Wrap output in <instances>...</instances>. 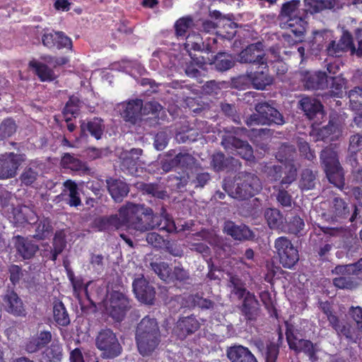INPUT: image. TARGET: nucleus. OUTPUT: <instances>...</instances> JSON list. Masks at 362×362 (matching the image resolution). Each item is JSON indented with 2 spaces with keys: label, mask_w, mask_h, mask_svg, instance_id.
Here are the masks:
<instances>
[{
  "label": "nucleus",
  "mask_w": 362,
  "mask_h": 362,
  "mask_svg": "<svg viewBox=\"0 0 362 362\" xmlns=\"http://www.w3.org/2000/svg\"><path fill=\"white\" fill-rule=\"evenodd\" d=\"M109 223L117 229L125 227L140 233L158 228L172 233L176 230L174 221L162 209L160 214H155L152 209L144 204L127 202L119 210L118 215L111 216Z\"/></svg>",
  "instance_id": "obj_1"
},
{
  "label": "nucleus",
  "mask_w": 362,
  "mask_h": 362,
  "mask_svg": "<svg viewBox=\"0 0 362 362\" xmlns=\"http://www.w3.org/2000/svg\"><path fill=\"white\" fill-rule=\"evenodd\" d=\"M300 1L292 0L284 4L279 15V26L287 30L282 34L283 40L288 45L302 42L306 30V21L298 13Z\"/></svg>",
  "instance_id": "obj_2"
},
{
  "label": "nucleus",
  "mask_w": 362,
  "mask_h": 362,
  "mask_svg": "<svg viewBox=\"0 0 362 362\" xmlns=\"http://www.w3.org/2000/svg\"><path fill=\"white\" fill-rule=\"evenodd\" d=\"M135 340L139 354L151 355L160 341V333L157 321L148 316L144 317L136 329Z\"/></svg>",
  "instance_id": "obj_3"
},
{
  "label": "nucleus",
  "mask_w": 362,
  "mask_h": 362,
  "mask_svg": "<svg viewBox=\"0 0 362 362\" xmlns=\"http://www.w3.org/2000/svg\"><path fill=\"white\" fill-rule=\"evenodd\" d=\"M296 153L295 148L290 145H283L281 146L276 158L281 162L284 163V169L286 175L281 181V187L276 195L278 202L283 206L288 207L291 206L292 199L291 195L284 189V185H290L296 178V168L293 163V156Z\"/></svg>",
  "instance_id": "obj_4"
},
{
  "label": "nucleus",
  "mask_w": 362,
  "mask_h": 362,
  "mask_svg": "<svg viewBox=\"0 0 362 362\" xmlns=\"http://www.w3.org/2000/svg\"><path fill=\"white\" fill-rule=\"evenodd\" d=\"M119 110L126 121L135 124L142 115L154 114L161 110V106L156 102H148L144 106L141 100L136 99L120 104Z\"/></svg>",
  "instance_id": "obj_5"
},
{
  "label": "nucleus",
  "mask_w": 362,
  "mask_h": 362,
  "mask_svg": "<svg viewBox=\"0 0 362 362\" xmlns=\"http://www.w3.org/2000/svg\"><path fill=\"white\" fill-rule=\"evenodd\" d=\"M256 112L247 119L248 126L264 124H283L284 120L281 114L267 103H259L255 105Z\"/></svg>",
  "instance_id": "obj_6"
},
{
  "label": "nucleus",
  "mask_w": 362,
  "mask_h": 362,
  "mask_svg": "<svg viewBox=\"0 0 362 362\" xmlns=\"http://www.w3.org/2000/svg\"><path fill=\"white\" fill-rule=\"evenodd\" d=\"M320 158L329 181L339 188L343 187L344 173L336 151L331 148H326L322 151Z\"/></svg>",
  "instance_id": "obj_7"
},
{
  "label": "nucleus",
  "mask_w": 362,
  "mask_h": 362,
  "mask_svg": "<svg viewBox=\"0 0 362 362\" xmlns=\"http://www.w3.org/2000/svg\"><path fill=\"white\" fill-rule=\"evenodd\" d=\"M95 346L104 358H113L120 355L122 347L116 334L110 329H101L95 338Z\"/></svg>",
  "instance_id": "obj_8"
},
{
  "label": "nucleus",
  "mask_w": 362,
  "mask_h": 362,
  "mask_svg": "<svg viewBox=\"0 0 362 362\" xmlns=\"http://www.w3.org/2000/svg\"><path fill=\"white\" fill-rule=\"evenodd\" d=\"M262 183L255 174L243 173L238 177L233 197L239 199H246L259 193L262 189Z\"/></svg>",
  "instance_id": "obj_9"
},
{
  "label": "nucleus",
  "mask_w": 362,
  "mask_h": 362,
  "mask_svg": "<svg viewBox=\"0 0 362 362\" xmlns=\"http://www.w3.org/2000/svg\"><path fill=\"white\" fill-rule=\"evenodd\" d=\"M274 247L279 257L280 262L284 267L291 269L298 262L299 259L298 250L287 238H277Z\"/></svg>",
  "instance_id": "obj_10"
},
{
  "label": "nucleus",
  "mask_w": 362,
  "mask_h": 362,
  "mask_svg": "<svg viewBox=\"0 0 362 362\" xmlns=\"http://www.w3.org/2000/svg\"><path fill=\"white\" fill-rule=\"evenodd\" d=\"M106 313L115 320L122 321L129 308L127 298L122 293L114 291L110 293L105 303Z\"/></svg>",
  "instance_id": "obj_11"
},
{
  "label": "nucleus",
  "mask_w": 362,
  "mask_h": 362,
  "mask_svg": "<svg viewBox=\"0 0 362 362\" xmlns=\"http://www.w3.org/2000/svg\"><path fill=\"white\" fill-rule=\"evenodd\" d=\"M25 160L24 154L8 153L0 156V179L13 177L19 166Z\"/></svg>",
  "instance_id": "obj_12"
},
{
  "label": "nucleus",
  "mask_w": 362,
  "mask_h": 362,
  "mask_svg": "<svg viewBox=\"0 0 362 362\" xmlns=\"http://www.w3.org/2000/svg\"><path fill=\"white\" fill-rule=\"evenodd\" d=\"M221 144L223 148L231 153L235 151L243 159L252 160L254 159L253 150L251 146L246 141H243L228 134L223 136Z\"/></svg>",
  "instance_id": "obj_13"
},
{
  "label": "nucleus",
  "mask_w": 362,
  "mask_h": 362,
  "mask_svg": "<svg viewBox=\"0 0 362 362\" xmlns=\"http://www.w3.org/2000/svg\"><path fill=\"white\" fill-rule=\"evenodd\" d=\"M0 303L6 312L14 316H25L26 314L22 300L13 290L7 289L1 296Z\"/></svg>",
  "instance_id": "obj_14"
},
{
  "label": "nucleus",
  "mask_w": 362,
  "mask_h": 362,
  "mask_svg": "<svg viewBox=\"0 0 362 362\" xmlns=\"http://www.w3.org/2000/svg\"><path fill=\"white\" fill-rule=\"evenodd\" d=\"M264 46L262 42L248 45L239 54V62L241 63H257L265 65Z\"/></svg>",
  "instance_id": "obj_15"
},
{
  "label": "nucleus",
  "mask_w": 362,
  "mask_h": 362,
  "mask_svg": "<svg viewBox=\"0 0 362 362\" xmlns=\"http://www.w3.org/2000/svg\"><path fill=\"white\" fill-rule=\"evenodd\" d=\"M42 42L44 46L49 49L71 48V40L64 33L58 31H46L42 37Z\"/></svg>",
  "instance_id": "obj_16"
},
{
  "label": "nucleus",
  "mask_w": 362,
  "mask_h": 362,
  "mask_svg": "<svg viewBox=\"0 0 362 362\" xmlns=\"http://www.w3.org/2000/svg\"><path fill=\"white\" fill-rule=\"evenodd\" d=\"M327 52L328 55L332 57H339L346 51L350 50L352 53L356 52V47L353 44L351 35L346 31L344 32L341 37L338 41H331L327 47Z\"/></svg>",
  "instance_id": "obj_17"
},
{
  "label": "nucleus",
  "mask_w": 362,
  "mask_h": 362,
  "mask_svg": "<svg viewBox=\"0 0 362 362\" xmlns=\"http://www.w3.org/2000/svg\"><path fill=\"white\" fill-rule=\"evenodd\" d=\"M132 286L133 291L139 301L146 304L153 303L155 298L154 288L143 276L136 279Z\"/></svg>",
  "instance_id": "obj_18"
},
{
  "label": "nucleus",
  "mask_w": 362,
  "mask_h": 362,
  "mask_svg": "<svg viewBox=\"0 0 362 362\" xmlns=\"http://www.w3.org/2000/svg\"><path fill=\"white\" fill-rule=\"evenodd\" d=\"M194 163V157L187 152H180L174 158L172 154L166 156L162 160V168L165 172L170 171L174 167L189 168Z\"/></svg>",
  "instance_id": "obj_19"
},
{
  "label": "nucleus",
  "mask_w": 362,
  "mask_h": 362,
  "mask_svg": "<svg viewBox=\"0 0 362 362\" xmlns=\"http://www.w3.org/2000/svg\"><path fill=\"white\" fill-rule=\"evenodd\" d=\"M286 339L291 349L295 350L297 352H304L307 354L312 361L317 360L315 353L317 349L315 346L309 341L305 339H298L293 336V334L288 332H286Z\"/></svg>",
  "instance_id": "obj_20"
},
{
  "label": "nucleus",
  "mask_w": 362,
  "mask_h": 362,
  "mask_svg": "<svg viewBox=\"0 0 362 362\" xmlns=\"http://www.w3.org/2000/svg\"><path fill=\"white\" fill-rule=\"evenodd\" d=\"M44 165L39 161L30 163L23 170L20 180L25 186L32 185L42 175Z\"/></svg>",
  "instance_id": "obj_21"
},
{
  "label": "nucleus",
  "mask_w": 362,
  "mask_h": 362,
  "mask_svg": "<svg viewBox=\"0 0 362 362\" xmlns=\"http://www.w3.org/2000/svg\"><path fill=\"white\" fill-rule=\"evenodd\" d=\"M199 327V323L193 316L180 319L173 332L180 339L185 338L188 334L194 332Z\"/></svg>",
  "instance_id": "obj_22"
},
{
  "label": "nucleus",
  "mask_w": 362,
  "mask_h": 362,
  "mask_svg": "<svg viewBox=\"0 0 362 362\" xmlns=\"http://www.w3.org/2000/svg\"><path fill=\"white\" fill-rule=\"evenodd\" d=\"M300 104L309 119L317 118L319 120L323 117L322 105L317 100L306 97L300 100Z\"/></svg>",
  "instance_id": "obj_23"
},
{
  "label": "nucleus",
  "mask_w": 362,
  "mask_h": 362,
  "mask_svg": "<svg viewBox=\"0 0 362 362\" xmlns=\"http://www.w3.org/2000/svg\"><path fill=\"white\" fill-rule=\"evenodd\" d=\"M227 356L230 362H257L251 351L247 348L240 345L228 348Z\"/></svg>",
  "instance_id": "obj_24"
},
{
  "label": "nucleus",
  "mask_w": 362,
  "mask_h": 362,
  "mask_svg": "<svg viewBox=\"0 0 362 362\" xmlns=\"http://www.w3.org/2000/svg\"><path fill=\"white\" fill-rule=\"evenodd\" d=\"M107 184L110 194L117 202H120L129 191L128 185L121 180L110 179Z\"/></svg>",
  "instance_id": "obj_25"
},
{
  "label": "nucleus",
  "mask_w": 362,
  "mask_h": 362,
  "mask_svg": "<svg viewBox=\"0 0 362 362\" xmlns=\"http://www.w3.org/2000/svg\"><path fill=\"white\" fill-rule=\"evenodd\" d=\"M224 231L235 240H247L252 237V233L245 225L236 226L231 221L225 223Z\"/></svg>",
  "instance_id": "obj_26"
},
{
  "label": "nucleus",
  "mask_w": 362,
  "mask_h": 362,
  "mask_svg": "<svg viewBox=\"0 0 362 362\" xmlns=\"http://www.w3.org/2000/svg\"><path fill=\"white\" fill-rule=\"evenodd\" d=\"M249 80L256 89H264L268 85L272 82V78L268 74V69L266 64L262 67V70L250 73L247 75Z\"/></svg>",
  "instance_id": "obj_27"
},
{
  "label": "nucleus",
  "mask_w": 362,
  "mask_h": 362,
  "mask_svg": "<svg viewBox=\"0 0 362 362\" xmlns=\"http://www.w3.org/2000/svg\"><path fill=\"white\" fill-rule=\"evenodd\" d=\"M141 153L142 150L140 148H132L130 151L122 153V166L127 168L130 173H133L134 168L139 165V156Z\"/></svg>",
  "instance_id": "obj_28"
},
{
  "label": "nucleus",
  "mask_w": 362,
  "mask_h": 362,
  "mask_svg": "<svg viewBox=\"0 0 362 362\" xmlns=\"http://www.w3.org/2000/svg\"><path fill=\"white\" fill-rule=\"evenodd\" d=\"M241 310L247 320L255 319L257 315L258 301L254 294L247 292L245 295Z\"/></svg>",
  "instance_id": "obj_29"
},
{
  "label": "nucleus",
  "mask_w": 362,
  "mask_h": 362,
  "mask_svg": "<svg viewBox=\"0 0 362 362\" xmlns=\"http://www.w3.org/2000/svg\"><path fill=\"white\" fill-rule=\"evenodd\" d=\"M210 16L212 18L218 19L217 22L218 27H223L226 30V35L221 34L223 37L230 39L235 35V31L234 30L236 28V24L231 21L230 15H228L227 17L221 18V13L219 11H213L210 13Z\"/></svg>",
  "instance_id": "obj_30"
},
{
  "label": "nucleus",
  "mask_w": 362,
  "mask_h": 362,
  "mask_svg": "<svg viewBox=\"0 0 362 362\" xmlns=\"http://www.w3.org/2000/svg\"><path fill=\"white\" fill-rule=\"evenodd\" d=\"M308 89H324L328 87V76L325 72L316 71L310 74L305 81Z\"/></svg>",
  "instance_id": "obj_31"
},
{
  "label": "nucleus",
  "mask_w": 362,
  "mask_h": 362,
  "mask_svg": "<svg viewBox=\"0 0 362 362\" xmlns=\"http://www.w3.org/2000/svg\"><path fill=\"white\" fill-rule=\"evenodd\" d=\"M306 11L310 13H317L323 9H331L339 6L337 0H305Z\"/></svg>",
  "instance_id": "obj_32"
},
{
  "label": "nucleus",
  "mask_w": 362,
  "mask_h": 362,
  "mask_svg": "<svg viewBox=\"0 0 362 362\" xmlns=\"http://www.w3.org/2000/svg\"><path fill=\"white\" fill-rule=\"evenodd\" d=\"M51 338L52 335L49 332H41L30 339L26 344V349L30 353H34L47 344Z\"/></svg>",
  "instance_id": "obj_33"
},
{
  "label": "nucleus",
  "mask_w": 362,
  "mask_h": 362,
  "mask_svg": "<svg viewBox=\"0 0 362 362\" xmlns=\"http://www.w3.org/2000/svg\"><path fill=\"white\" fill-rule=\"evenodd\" d=\"M340 135L341 129L339 127L333 122H329L327 125L317 131V140L329 139V141H334L337 139Z\"/></svg>",
  "instance_id": "obj_34"
},
{
  "label": "nucleus",
  "mask_w": 362,
  "mask_h": 362,
  "mask_svg": "<svg viewBox=\"0 0 362 362\" xmlns=\"http://www.w3.org/2000/svg\"><path fill=\"white\" fill-rule=\"evenodd\" d=\"M61 165L64 168L73 171H85L87 167L84 163L70 153H65L61 160Z\"/></svg>",
  "instance_id": "obj_35"
},
{
  "label": "nucleus",
  "mask_w": 362,
  "mask_h": 362,
  "mask_svg": "<svg viewBox=\"0 0 362 362\" xmlns=\"http://www.w3.org/2000/svg\"><path fill=\"white\" fill-rule=\"evenodd\" d=\"M81 127L83 132L88 130L96 139L101 138L105 128L103 121L99 118H94L87 124L83 122L81 124Z\"/></svg>",
  "instance_id": "obj_36"
},
{
  "label": "nucleus",
  "mask_w": 362,
  "mask_h": 362,
  "mask_svg": "<svg viewBox=\"0 0 362 362\" xmlns=\"http://www.w3.org/2000/svg\"><path fill=\"white\" fill-rule=\"evenodd\" d=\"M64 186L65 187L64 192L65 194L67 192L66 194L69 197L68 204L71 206H78L81 205V201L79 197L77 185L74 182L69 180L64 183Z\"/></svg>",
  "instance_id": "obj_37"
},
{
  "label": "nucleus",
  "mask_w": 362,
  "mask_h": 362,
  "mask_svg": "<svg viewBox=\"0 0 362 362\" xmlns=\"http://www.w3.org/2000/svg\"><path fill=\"white\" fill-rule=\"evenodd\" d=\"M29 65L35 69L42 81H52L56 77L54 71L42 63L33 60L30 62Z\"/></svg>",
  "instance_id": "obj_38"
},
{
  "label": "nucleus",
  "mask_w": 362,
  "mask_h": 362,
  "mask_svg": "<svg viewBox=\"0 0 362 362\" xmlns=\"http://www.w3.org/2000/svg\"><path fill=\"white\" fill-rule=\"evenodd\" d=\"M26 214H33V209L27 206H19L12 208L9 219L16 226L21 225L26 223Z\"/></svg>",
  "instance_id": "obj_39"
},
{
  "label": "nucleus",
  "mask_w": 362,
  "mask_h": 362,
  "mask_svg": "<svg viewBox=\"0 0 362 362\" xmlns=\"http://www.w3.org/2000/svg\"><path fill=\"white\" fill-rule=\"evenodd\" d=\"M231 163L233 166H236L238 161L233 158H225L222 153H217L213 155L211 158V166L216 171L223 170L228 167V164Z\"/></svg>",
  "instance_id": "obj_40"
},
{
  "label": "nucleus",
  "mask_w": 362,
  "mask_h": 362,
  "mask_svg": "<svg viewBox=\"0 0 362 362\" xmlns=\"http://www.w3.org/2000/svg\"><path fill=\"white\" fill-rule=\"evenodd\" d=\"M17 250L24 259H29L38 249V247L32 243L30 241L26 240L23 238H18L16 245Z\"/></svg>",
  "instance_id": "obj_41"
},
{
  "label": "nucleus",
  "mask_w": 362,
  "mask_h": 362,
  "mask_svg": "<svg viewBox=\"0 0 362 362\" xmlns=\"http://www.w3.org/2000/svg\"><path fill=\"white\" fill-rule=\"evenodd\" d=\"M35 233L34 237L38 239L47 238L52 233V226L48 218H41L38 220L33 226Z\"/></svg>",
  "instance_id": "obj_42"
},
{
  "label": "nucleus",
  "mask_w": 362,
  "mask_h": 362,
  "mask_svg": "<svg viewBox=\"0 0 362 362\" xmlns=\"http://www.w3.org/2000/svg\"><path fill=\"white\" fill-rule=\"evenodd\" d=\"M264 216L271 229H279L284 223V217L277 209H267Z\"/></svg>",
  "instance_id": "obj_43"
},
{
  "label": "nucleus",
  "mask_w": 362,
  "mask_h": 362,
  "mask_svg": "<svg viewBox=\"0 0 362 362\" xmlns=\"http://www.w3.org/2000/svg\"><path fill=\"white\" fill-rule=\"evenodd\" d=\"M54 318L57 323L61 326H66L70 320L64 304L62 302L54 303L53 307Z\"/></svg>",
  "instance_id": "obj_44"
},
{
  "label": "nucleus",
  "mask_w": 362,
  "mask_h": 362,
  "mask_svg": "<svg viewBox=\"0 0 362 362\" xmlns=\"http://www.w3.org/2000/svg\"><path fill=\"white\" fill-rule=\"evenodd\" d=\"M81 105V102L78 97L71 96L66 103L64 109V115L66 122L71 120L72 116L77 114Z\"/></svg>",
  "instance_id": "obj_45"
},
{
  "label": "nucleus",
  "mask_w": 362,
  "mask_h": 362,
  "mask_svg": "<svg viewBox=\"0 0 362 362\" xmlns=\"http://www.w3.org/2000/svg\"><path fill=\"white\" fill-rule=\"evenodd\" d=\"M346 81L341 75L328 76V87L334 96H339L345 87Z\"/></svg>",
  "instance_id": "obj_46"
},
{
  "label": "nucleus",
  "mask_w": 362,
  "mask_h": 362,
  "mask_svg": "<svg viewBox=\"0 0 362 362\" xmlns=\"http://www.w3.org/2000/svg\"><path fill=\"white\" fill-rule=\"evenodd\" d=\"M327 318L329 322V325L333 327V329H335L338 334H342L350 339H352L350 329L342 325L339 321V317L336 315L332 313L327 316Z\"/></svg>",
  "instance_id": "obj_47"
},
{
  "label": "nucleus",
  "mask_w": 362,
  "mask_h": 362,
  "mask_svg": "<svg viewBox=\"0 0 362 362\" xmlns=\"http://www.w3.org/2000/svg\"><path fill=\"white\" fill-rule=\"evenodd\" d=\"M16 129L17 126L12 119H5L0 124V139L11 137L16 133Z\"/></svg>",
  "instance_id": "obj_48"
},
{
  "label": "nucleus",
  "mask_w": 362,
  "mask_h": 362,
  "mask_svg": "<svg viewBox=\"0 0 362 362\" xmlns=\"http://www.w3.org/2000/svg\"><path fill=\"white\" fill-rule=\"evenodd\" d=\"M214 64L217 70L224 71L230 69L233 66L234 62L230 55L219 53L216 57Z\"/></svg>",
  "instance_id": "obj_49"
},
{
  "label": "nucleus",
  "mask_w": 362,
  "mask_h": 362,
  "mask_svg": "<svg viewBox=\"0 0 362 362\" xmlns=\"http://www.w3.org/2000/svg\"><path fill=\"white\" fill-rule=\"evenodd\" d=\"M228 286L231 288V293L235 294L238 298H243L247 293L244 283L236 276L230 277Z\"/></svg>",
  "instance_id": "obj_50"
},
{
  "label": "nucleus",
  "mask_w": 362,
  "mask_h": 362,
  "mask_svg": "<svg viewBox=\"0 0 362 362\" xmlns=\"http://www.w3.org/2000/svg\"><path fill=\"white\" fill-rule=\"evenodd\" d=\"M66 246L65 241V235L63 231H57L55 233L54 241H53V247L54 250L52 255V259L54 261L57 259V257L59 254H60Z\"/></svg>",
  "instance_id": "obj_51"
},
{
  "label": "nucleus",
  "mask_w": 362,
  "mask_h": 362,
  "mask_svg": "<svg viewBox=\"0 0 362 362\" xmlns=\"http://www.w3.org/2000/svg\"><path fill=\"white\" fill-rule=\"evenodd\" d=\"M152 269L160 277V279L167 281H170V269L165 262H153L151 264Z\"/></svg>",
  "instance_id": "obj_52"
},
{
  "label": "nucleus",
  "mask_w": 362,
  "mask_h": 362,
  "mask_svg": "<svg viewBox=\"0 0 362 362\" xmlns=\"http://www.w3.org/2000/svg\"><path fill=\"white\" fill-rule=\"evenodd\" d=\"M350 105L353 109L362 110V88L357 87L349 93Z\"/></svg>",
  "instance_id": "obj_53"
},
{
  "label": "nucleus",
  "mask_w": 362,
  "mask_h": 362,
  "mask_svg": "<svg viewBox=\"0 0 362 362\" xmlns=\"http://www.w3.org/2000/svg\"><path fill=\"white\" fill-rule=\"evenodd\" d=\"M332 209L336 217H344L349 213L347 204L343 199L339 197L334 199Z\"/></svg>",
  "instance_id": "obj_54"
},
{
  "label": "nucleus",
  "mask_w": 362,
  "mask_h": 362,
  "mask_svg": "<svg viewBox=\"0 0 362 362\" xmlns=\"http://www.w3.org/2000/svg\"><path fill=\"white\" fill-rule=\"evenodd\" d=\"M315 176L311 170L306 169L302 173L301 179L300 181V187L303 189L306 190L313 189L315 184Z\"/></svg>",
  "instance_id": "obj_55"
},
{
  "label": "nucleus",
  "mask_w": 362,
  "mask_h": 362,
  "mask_svg": "<svg viewBox=\"0 0 362 362\" xmlns=\"http://www.w3.org/2000/svg\"><path fill=\"white\" fill-rule=\"evenodd\" d=\"M202 40L199 35H188L185 43V49L187 51L191 49L199 51L202 49Z\"/></svg>",
  "instance_id": "obj_56"
},
{
  "label": "nucleus",
  "mask_w": 362,
  "mask_h": 362,
  "mask_svg": "<svg viewBox=\"0 0 362 362\" xmlns=\"http://www.w3.org/2000/svg\"><path fill=\"white\" fill-rule=\"evenodd\" d=\"M334 285L341 289H353L356 286L351 277L339 276L333 279Z\"/></svg>",
  "instance_id": "obj_57"
},
{
  "label": "nucleus",
  "mask_w": 362,
  "mask_h": 362,
  "mask_svg": "<svg viewBox=\"0 0 362 362\" xmlns=\"http://www.w3.org/2000/svg\"><path fill=\"white\" fill-rule=\"evenodd\" d=\"M192 20L189 17L179 19L175 23L177 35L179 36L184 35L187 30L192 27Z\"/></svg>",
  "instance_id": "obj_58"
},
{
  "label": "nucleus",
  "mask_w": 362,
  "mask_h": 362,
  "mask_svg": "<svg viewBox=\"0 0 362 362\" xmlns=\"http://www.w3.org/2000/svg\"><path fill=\"white\" fill-rule=\"evenodd\" d=\"M348 314L356 323L358 328L362 331V308L360 306H351Z\"/></svg>",
  "instance_id": "obj_59"
},
{
  "label": "nucleus",
  "mask_w": 362,
  "mask_h": 362,
  "mask_svg": "<svg viewBox=\"0 0 362 362\" xmlns=\"http://www.w3.org/2000/svg\"><path fill=\"white\" fill-rule=\"evenodd\" d=\"M288 230L291 233L297 234L304 227V222L299 216H294L288 222Z\"/></svg>",
  "instance_id": "obj_60"
},
{
  "label": "nucleus",
  "mask_w": 362,
  "mask_h": 362,
  "mask_svg": "<svg viewBox=\"0 0 362 362\" xmlns=\"http://www.w3.org/2000/svg\"><path fill=\"white\" fill-rule=\"evenodd\" d=\"M189 279V273L180 266L174 267V270L170 274V280H177L184 281Z\"/></svg>",
  "instance_id": "obj_61"
},
{
  "label": "nucleus",
  "mask_w": 362,
  "mask_h": 362,
  "mask_svg": "<svg viewBox=\"0 0 362 362\" xmlns=\"http://www.w3.org/2000/svg\"><path fill=\"white\" fill-rule=\"evenodd\" d=\"M279 355V347L274 344H269L267 346L265 353L266 362H276Z\"/></svg>",
  "instance_id": "obj_62"
},
{
  "label": "nucleus",
  "mask_w": 362,
  "mask_h": 362,
  "mask_svg": "<svg viewBox=\"0 0 362 362\" xmlns=\"http://www.w3.org/2000/svg\"><path fill=\"white\" fill-rule=\"evenodd\" d=\"M282 165L267 166L265 172L271 180L276 181L281 177Z\"/></svg>",
  "instance_id": "obj_63"
},
{
  "label": "nucleus",
  "mask_w": 362,
  "mask_h": 362,
  "mask_svg": "<svg viewBox=\"0 0 362 362\" xmlns=\"http://www.w3.org/2000/svg\"><path fill=\"white\" fill-rule=\"evenodd\" d=\"M9 273H10V281L12 282L13 285L19 283L20 280L23 277V272L20 267L18 265L13 264L9 267Z\"/></svg>",
  "instance_id": "obj_64"
}]
</instances>
